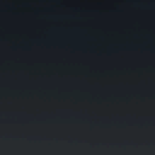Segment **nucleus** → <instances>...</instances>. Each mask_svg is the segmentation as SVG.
I'll return each mask as SVG.
<instances>
[{"label":"nucleus","instance_id":"1","mask_svg":"<svg viewBox=\"0 0 155 155\" xmlns=\"http://www.w3.org/2000/svg\"><path fill=\"white\" fill-rule=\"evenodd\" d=\"M151 1L153 4V62H155V1Z\"/></svg>","mask_w":155,"mask_h":155}]
</instances>
